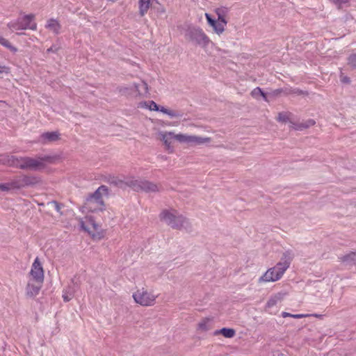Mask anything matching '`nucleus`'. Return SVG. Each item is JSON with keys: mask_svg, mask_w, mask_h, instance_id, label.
Instances as JSON below:
<instances>
[{"mask_svg": "<svg viewBox=\"0 0 356 356\" xmlns=\"http://www.w3.org/2000/svg\"><path fill=\"white\" fill-rule=\"evenodd\" d=\"M293 257L291 251H286L283 253L281 261L273 268H269L259 279V282H275L279 280L290 266Z\"/></svg>", "mask_w": 356, "mask_h": 356, "instance_id": "nucleus-1", "label": "nucleus"}, {"mask_svg": "<svg viewBox=\"0 0 356 356\" xmlns=\"http://www.w3.org/2000/svg\"><path fill=\"white\" fill-rule=\"evenodd\" d=\"M159 218L161 221L165 222L174 229H185L187 232H190L192 229L188 219L182 215L178 214L175 210H163L159 214Z\"/></svg>", "mask_w": 356, "mask_h": 356, "instance_id": "nucleus-2", "label": "nucleus"}, {"mask_svg": "<svg viewBox=\"0 0 356 356\" xmlns=\"http://www.w3.org/2000/svg\"><path fill=\"white\" fill-rule=\"evenodd\" d=\"M40 181V179L37 177L24 175L14 177L8 182L0 184V191L8 192L12 190H19L26 186H34Z\"/></svg>", "mask_w": 356, "mask_h": 356, "instance_id": "nucleus-3", "label": "nucleus"}, {"mask_svg": "<svg viewBox=\"0 0 356 356\" xmlns=\"http://www.w3.org/2000/svg\"><path fill=\"white\" fill-rule=\"evenodd\" d=\"M108 193V188L106 186H99L93 193L90 194L84 202L83 207L90 212L103 211L104 202L102 198L103 194Z\"/></svg>", "mask_w": 356, "mask_h": 356, "instance_id": "nucleus-4", "label": "nucleus"}, {"mask_svg": "<svg viewBox=\"0 0 356 356\" xmlns=\"http://www.w3.org/2000/svg\"><path fill=\"white\" fill-rule=\"evenodd\" d=\"M126 184L136 192L150 193H159L163 190L161 184L143 179H127Z\"/></svg>", "mask_w": 356, "mask_h": 356, "instance_id": "nucleus-5", "label": "nucleus"}, {"mask_svg": "<svg viewBox=\"0 0 356 356\" xmlns=\"http://www.w3.org/2000/svg\"><path fill=\"white\" fill-rule=\"evenodd\" d=\"M55 159L56 158L51 156H37L36 159L22 156L20 161V169L36 171L44 168V163H52Z\"/></svg>", "mask_w": 356, "mask_h": 356, "instance_id": "nucleus-6", "label": "nucleus"}, {"mask_svg": "<svg viewBox=\"0 0 356 356\" xmlns=\"http://www.w3.org/2000/svg\"><path fill=\"white\" fill-rule=\"evenodd\" d=\"M186 40L192 44L205 48L209 44L210 39L202 29L195 26H189L185 32Z\"/></svg>", "mask_w": 356, "mask_h": 356, "instance_id": "nucleus-7", "label": "nucleus"}, {"mask_svg": "<svg viewBox=\"0 0 356 356\" xmlns=\"http://www.w3.org/2000/svg\"><path fill=\"white\" fill-rule=\"evenodd\" d=\"M34 15L33 14L26 15L22 18H18L15 21H12L8 23V27L13 31H20L26 29L35 30L37 25L33 22Z\"/></svg>", "mask_w": 356, "mask_h": 356, "instance_id": "nucleus-8", "label": "nucleus"}, {"mask_svg": "<svg viewBox=\"0 0 356 356\" xmlns=\"http://www.w3.org/2000/svg\"><path fill=\"white\" fill-rule=\"evenodd\" d=\"M156 296H154L143 288L138 290L133 294V298L135 302L142 306H151L155 302Z\"/></svg>", "mask_w": 356, "mask_h": 356, "instance_id": "nucleus-9", "label": "nucleus"}, {"mask_svg": "<svg viewBox=\"0 0 356 356\" xmlns=\"http://www.w3.org/2000/svg\"><path fill=\"white\" fill-rule=\"evenodd\" d=\"M175 138L177 140L181 143H186L188 144L193 145H200L211 141V138L209 137L203 138L197 136H188L181 134L175 136Z\"/></svg>", "mask_w": 356, "mask_h": 356, "instance_id": "nucleus-10", "label": "nucleus"}, {"mask_svg": "<svg viewBox=\"0 0 356 356\" xmlns=\"http://www.w3.org/2000/svg\"><path fill=\"white\" fill-rule=\"evenodd\" d=\"M30 274L35 282H44V270L42 264L38 257L35 259L32 265Z\"/></svg>", "mask_w": 356, "mask_h": 356, "instance_id": "nucleus-11", "label": "nucleus"}, {"mask_svg": "<svg viewBox=\"0 0 356 356\" xmlns=\"http://www.w3.org/2000/svg\"><path fill=\"white\" fill-rule=\"evenodd\" d=\"M43 282H36L33 284L29 282L26 288V294L28 297L33 298L36 296L42 287Z\"/></svg>", "mask_w": 356, "mask_h": 356, "instance_id": "nucleus-12", "label": "nucleus"}, {"mask_svg": "<svg viewBox=\"0 0 356 356\" xmlns=\"http://www.w3.org/2000/svg\"><path fill=\"white\" fill-rule=\"evenodd\" d=\"M60 138L58 131L45 132L40 136V141L42 143H47L57 141Z\"/></svg>", "mask_w": 356, "mask_h": 356, "instance_id": "nucleus-13", "label": "nucleus"}, {"mask_svg": "<svg viewBox=\"0 0 356 356\" xmlns=\"http://www.w3.org/2000/svg\"><path fill=\"white\" fill-rule=\"evenodd\" d=\"M161 140L163 142L165 146V148L167 150L169 151V152H172V149L171 148V140L172 138H175V136H176L177 134H175L173 132H168V133H164V134H161Z\"/></svg>", "mask_w": 356, "mask_h": 356, "instance_id": "nucleus-14", "label": "nucleus"}, {"mask_svg": "<svg viewBox=\"0 0 356 356\" xmlns=\"http://www.w3.org/2000/svg\"><path fill=\"white\" fill-rule=\"evenodd\" d=\"M159 111H161L163 113L167 114L170 118H181L184 115V113L181 111L170 110L163 106H159Z\"/></svg>", "mask_w": 356, "mask_h": 356, "instance_id": "nucleus-15", "label": "nucleus"}, {"mask_svg": "<svg viewBox=\"0 0 356 356\" xmlns=\"http://www.w3.org/2000/svg\"><path fill=\"white\" fill-rule=\"evenodd\" d=\"M151 0H139V13L140 16H144L150 6Z\"/></svg>", "mask_w": 356, "mask_h": 356, "instance_id": "nucleus-16", "label": "nucleus"}, {"mask_svg": "<svg viewBox=\"0 0 356 356\" xmlns=\"http://www.w3.org/2000/svg\"><path fill=\"white\" fill-rule=\"evenodd\" d=\"M228 13V8L226 7L218 8L216 10V13L218 15V20L225 24H227L225 17Z\"/></svg>", "mask_w": 356, "mask_h": 356, "instance_id": "nucleus-17", "label": "nucleus"}, {"mask_svg": "<svg viewBox=\"0 0 356 356\" xmlns=\"http://www.w3.org/2000/svg\"><path fill=\"white\" fill-rule=\"evenodd\" d=\"M46 27L51 31H52L56 34H58L59 33V31L60 29V24L54 19H50L47 22V24L46 25Z\"/></svg>", "mask_w": 356, "mask_h": 356, "instance_id": "nucleus-18", "label": "nucleus"}, {"mask_svg": "<svg viewBox=\"0 0 356 356\" xmlns=\"http://www.w3.org/2000/svg\"><path fill=\"white\" fill-rule=\"evenodd\" d=\"M284 294L278 293L275 296H272L267 302L266 307L268 308L273 307L275 306L278 301H280L283 299Z\"/></svg>", "mask_w": 356, "mask_h": 356, "instance_id": "nucleus-19", "label": "nucleus"}, {"mask_svg": "<svg viewBox=\"0 0 356 356\" xmlns=\"http://www.w3.org/2000/svg\"><path fill=\"white\" fill-rule=\"evenodd\" d=\"M221 334L226 338H232L236 334V331L232 328L223 327L215 332V334Z\"/></svg>", "mask_w": 356, "mask_h": 356, "instance_id": "nucleus-20", "label": "nucleus"}, {"mask_svg": "<svg viewBox=\"0 0 356 356\" xmlns=\"http://www.w3.org/2000/svg\"><path fill=\"white\" fill-rule=\"evenodd\" d=\"M13 156V155H10L7 154H0V164L11 167Z\"/></svg>", "mask_w": 356, "mask_h": 356, "instance_id": "nucleus-21", "label": "nucleus"}, {"mask_svg": "<svg viewBox=\"0 0 356 356\" xmlns=\"http://www.w3.org/2000/svg\"><path fill=\"white\" fill-rule=\"evenodd\" d=\"M108 182L115 186L123 188L126 184V181H124L116 177H110L108 178Z\"/></svg>", "mask_w": 356, "mask_h": 356, "instance_id": "nucleus-22", "label": "nucleus"}, {"mask_svg": "<svg viewBox=\"0 0 356 356\" xmlns=\"http://www.w3.org/2000/svg\"><path fill=\"white\" fill-rule=\"evenodd\" d=\"M342 261L348 264H356V252H351L350 253L344 255L342 257Z\"/></svg>", "mask_w": 356, "mask_h": 356, "instance_id": "nucleus-23", "label": "nucleus"}, {"mask_svg": "<svg viewBox=\"0 0 356 356\" xmlns=\"http://www.w3.org/2000/svg\"><path fill=\"white\" fill-rule=\"evenodd\" d=\"M291 113L289 112H280L278 113L277 120L281 122L286 123L289 122Z\"/></svg>", "mask_w": 356, "mask_h": 356, "instance_id": "nucleus-24", "label": "nucleus"}, {"mask_svg": "<svg viewBox=\"0 0 356 356\" xmlns=\"http://www.w3.org/2000/svg\"><path fill=\"white\" fill-rule=\"evenodd\" d=\"M134 87L140 95L143 94V92H147L148 86L147 83L144 81H143L141 84H135Z\"/></svg>", "mask_w": 356, "mask_h": 356, "instance_id": "nucleus-25", "label": "nucleus"}, {"mask_svg": "<svg viewBox=\"0 0 356 356\" xmlns=\"http://www.w3.org/2000/svg\"><path fill=\"white\" fill-rule=\"evenodd\" d=\"M227 24H225L222 22H220L218 20V22H216V24L213 26L214 31L218 34H221L225 31V26H226Z\"/></svg>", "mask_w": 356, "mask_h": 356, "instance_id": "nucleus-26", "label": "nucleus"}, {"mask_svg": "<svg viewBox=\"0 0 356 356\" xmlns=\"http://www.w3.org/2000/svg\"><path fill=\"white\" fill-rule=\"evenodd\" d=\"M75 292V290L74 289L70 288L68 291H64L63 294V298L65 302H69L70 300H72L74 293Z\"/></svg>", "mask_w": 356, "mask_h": 356, "instance_id": "nucleus-27", "label": "nucleus"}, {"mask_svg": "<svg viewBox=\"0 0 356 356\" xmlns=\"http://www.w3.org/2000/svg\"><path fill=\"white\" fill-rule=\"evenodd\" d=\"M0 44L11 51H17V49L14 47L8 40L1 36H0Z\"/></svg>", "mask_w": 356, "mask_h": 356, "instance_id": "nucleus-28", "label": "nucleus"}, {"mask_svg": "<svg viewBox=\"0 0 356 356\" xmlns=\"http://www.w3.org/2000/svg\"><path fill=\"white\" fill-rule=\"evenodd\" d=\"M145 104L146 107L148 108L150 111H159V106L154 101H149Z\"/></svg>", "mask_w": 356, "mask_h": 356, "instance_id": "nucleus-29", "label": "nucleus"}, {"mask_svg": "<svg viewBox=\"0 0 356 356\" xmlns=\"http://www.w3.org/2000/svg\"><path fill=\"white\" fill-rule=\"evenodd\" d=\"M348 64L353 68H356V54H353L348 56Z\"/></svg>", "mask_w": 356, "mask_h": 356, "instance_id": "nucleus-30", "label": "nucleus"}, {"mask_svg": "<svg viewBox=\"0 0 356 356\" xmlns=\"http://www.w3.org/2000/svg\"><path fill=\"white\" fill-rule=\"evenodd\" d=\"M22 156L18 157V156H14L11 167L20 169V165H21L20 161H22Z\"/></svg>", "mask_w": 356, "mask_h": 356, "instance_id": "nucleus-31", "label": "nucleus"}, {"mask_svg": "<svg viewBox=\"0 0 356 356\" xmlns=\"http://www.w3.org/2000/svg\"><path fill=\"white\" fill-rule=\"evenodd\" d=\"M263 94V90L257 87L256 88H254L252 92H251V95L254 97V98H258L259 96H261V95Z\"/></svg>", "mask_w": 356, "mask_h": 356, "instance_id": "nucleus-32", "label": "nucleus"}, {"mask_svg": "<svg viewBox=\"0 0 356 356\" xmlns=\"http://www.w3.org/2000/svg\"><path fill=\"white\" fill-rule=\"evenodd\" d=\"M48 204H51L54 207L55 210L58 212L61 213L60 210L62 208V205L59 204L57 201H51L48 203Z\"/></svg>", "mask_w": 356, "mask_h": 356, "instance_id": "nucleus-33", "label": "nucleus"}, {"mask_svg": "<svg viewBox=\"0 0 356 356\" xmlns=\"http://www.w3.org/2000/svg\"><path fill=\"white\" fill-rule=\"evenodd\" d=\"M198 328L202 330H207V321L206 320H203L202 321L198 323Z\"/></svg>", "mask_w": 356, "mask_h": 356, "instance_id": "nucleus-34", "label": "nucleus"}, {"mask_svg": "<svg viewBox=\"0 0 356 356\" xmlns=\"http://www.w3.org/2000/svg\"><path fill=\"white\" fill-rule=\"evenodd\" d=\"M72 282L74 284V286L72 288V289H74L75 291H76V289H78L79 287V285H80V281L79 280L78 278H76V276H74L72 279Z\"/></svg>", "mask_w": 356, "mask_h": 356, "instance_id": "nucleus-35", "label": "nucleus"}, {"mask_svg": "<svg viewBox=\"0 0 356 356\" xmlns=\"http://www.w3.org/2000/svg\"><path fill=\"white\" fill-rule=\"evenodd\" d=\"M309 316H310L309 314H293V316H291V317L294 318H302L307 317ZM311 316H314L316 317L320 316V315H318V314H312Z\"/></svg>", "mask_w": 356, "mask_h": 356, "instance_id": "nucleus-36", "label": "nucleus"}, {"mask_svg": "<svg viewBox=\"0 0 356 356\" xmlns=\"http://www.w3.org/2000/svg\"><path fill=\"white\" fill-rule=\"evenodd\" d=\"M205 16H206V18H207V20L209 24H210L213 27L214 26V24H216V22L217 21H216L215 19H212L211 15L209 14H208V13H206Z\"/></svg>", "mask_w": 356, "mask_h": 356, "instance_id": "nucleus-37", "label": "nucleus"}, {"mask_svg": "<svg viewBox=\"0 0 356 356\" xmlns=\"http://www.w3.org/2000/svg\"><path fill=\"white\" fill-rule=\"evenodd\" d=\"M308 127H309V124H307V122H306L305 123H300V124H298L297 127H296V129L302 130V129H307Z\"/></svg>", "mask_w": 356, "mask_h": 356, "instance_id": "nucleus-38", "label": "nucleus"}, {"mask_svg": "<svg viewBox=\"0 0 356 356\" xmlns=\"http://www.w3.org/2000/svg\"><path fill=\"white\" fill-rule=\"evenodd\" d=\"M341 81L343 83H346V84H348L350 83V79L349 77L346 76H343V74L341 73Z\"/></svg>", "mask_w": 356, "mask_h": 356, "instance_id": "nucleus-39", "label": "nucleus"}, {"mask_svg": "<svg viewBox=\"0 0 356 356\" xmlns=\"http://www.w3.org/2000/svg\"><path fill=\"white\" fill-rule=\"evenodd\" d=\"M293 93L297 94L298 95H308V92L307 91H303L299 89H297L293 91Z\"/></svg>", "mask_w": 356, "mask_h": 356, "instance_id": "nucleus-40", "label": "nucleus"}, {"mask_svg": "<svg viewBox=\"0 0 356 356\" xmlns=\"http://www.w3.org/2000/svg\"><path fill=\"white\" fill-rule=\"evenodd\" d=\"M349 0H333V2L336 4L341 6L343 3H348Z\"/></svg>", "mask_w": 356, "mask_h": 356, "instance_id": "nucleus-41", "label": "nucleus"}, {"mask_svg": "<svg viewBox=\"0 0 356 356\" xmlns=\"http://www.w3.org/2000/svg\"><path fill=\"white\" fill-rule=\"evenodd\" d=\"M282 317L286 318V317H291V316H293V314L286 312H282Z\"/></svg>", "mask_w": 356, "mask_h": 356, "instance_id": "nucleus-42", "label": "nucleus"}, {"mask_svg": "<svg viewBox=\"0 0 356 356\" xmlns=\"http://www.w3.org/2000/svg\"><path fill=\"white\" fill-rule=\"evenodd\" d=\"M6 70V67L0 65V74H2L3 72H8Z\"/></svg>", "mask_w": 356, "mask_h": 356, "instance_id": "nucleus-43", "label": "nucleus"}, {"mask_svg": "<svg viewBox=\"0 0 356 356\" xmlns=\"http://www.w3.org/2000/svg\"><path fill=\"white\" fill-rule=\"evenodd\" d=\"M90 223L92 225L95 230H97L98 225L95 222L94 220H90Z\"/></svg>", "mask_w": 356, "mask_h": 356, "instance_id": "nucleus-44", "label": "nucleus"}, {"mask_svg": "<svg viewBox=\"0 0 356 356\" xmlns=\"http://www.w3.org/2000/svg\"><path fill=\"white\" fill-rule=\"evenodd\" d=\"M315 124V121L313 120H309L307 122V124H309V127L314 125Z\"/></svg>", "mask_w": 356, "mask_h": 356, "instance_id": "nucleus-45", "label": "nucleus"}, {"mask_svg": "<svg viewBox=\"0 0 356 356\" xmlns=\"http://www.w3.org/2000/svg\"><path fill=\"white\" fill-rule=\"evenodd\" d=\"M261 96L263 97V99L266 101V102H268V99H267V95L263 91V94L261 95Z\"/></svg>", "mask_w": 356, "mask_h": 356, "instance_id": "nucleus-46", "label": "nucleus"}, {"mask_svg": "<svg viewBox=\"0 0 356 356\" xmlns=\"http://www.w3.org/2000/svg\"><path fill=\"white\" fill-rule=\"evenodd\" d=\"M53 51H54L53 47H51L50 48H49L47 49V52H53Z\"/></svg>", "mask_w": 356, "mask_h": 356, "instance_id": "nucleus-47", "label": "nucleus"}, {"mask_svg": "<svg viewBox=\"0 0 356 356\" xmlns=\"http://www.w3.org/2000/svg\"><path fill=\"white\" fill-rule=\"evenodd\" d=\"M281 92H282V90H281V89H278V90H276L275 91V92L276 94L280 93Z\"/></svg>", "mask_w": 356, "mask_h": 356, "instance_id": "nucleus-48", "label": "nucleus"}]
</instances>
